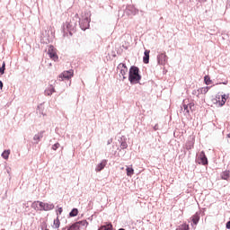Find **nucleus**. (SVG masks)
I'll use <instances>...</instances> for the list:
<instances>
[{
  "label": "nucleus",
  "instance_id": "11",
  "mask_svg": "<svg viewBox=\"0 0 230 230\" xmlns=\"http://www.w3.org/2000/svg\"><path fill=\"white\" fill-rule=\"evenodd\" d=\"M143 62L144 64H148V62H150V50H145Z\"/></svg>",
  "mask_w": 230,
  "mask_h": 230
},
{
  "label": "nucleus",
  "instance_id": "21",
  "mask_svg": "<svg viewBox=\"0 0 230 230\" xmlns=\"http://www.w3.org/2000/svg\"><path fill=\"white\" fill-rule=\"evenodd\" d=\"M54 227L55 229H58V227H60V219H58V217L54 219Z\"/></svg>",
  "mask_w": 230,
  "mask_h": 230
},
{
  "label": "nucleus",
  "instance_id": "31",
  "mask_svg": "<svg viewBox=\"0 0 230 230\" xmlns=\"http://www.w3.org/2000/svg\"><path fill=\"white\" fill-rule=\"evenodd\" d=\"M0 89H3V82L0 81Z\"/></svg>",
  "mask_w": 230,
  "mask_h": 230
},
{
  "label": "nucleus",
  "instance_id": "7",
  "mask_svg": "<svg viewBox=\"0 0 230 230\" xmlns=\"http://www.w3.org/2000/svg\"><path fill=\"white\" fill-rule=\"evenodd\" d=\"M157 58H158V63L161 66H164L168 60V57L166 56L165 53L159 54Z\"/></svg>",
  "mask_w": 230,
  "mask_h": 230
},
{
  "label": "nucleus",
  "instance_id": "17",
  "mask_svg": "<svg viewBox=\"0 0 230 230\" xmlns=\"http://www.w3.org/2000/svg\"><path fill=\"white\" fill-rule=\"evenodd\" d=\"M198 91L200 93V94H207V93L209 91V86L201 87Z\"/></svg>",
  "mask_w": 230,
  "mask_h": 230
},
{
  "label": "nucleus",
  "instance_id": "22",
  "mask_svg": "<svg viewBox=\"0 0 230 230\" xmlns=\"http://www.w3.org/2000/svg\"><path fill=\"white\" fill-rule=\"evenodd\" d=\"M33 139H34V141H40V139H42V133H39V134L35 135Z\"/></svg>",
  "mask_w": 230,
  "mask_h": 230
},
{
  "label": "nucleus",
  "instance_id": "1",
  "mask_svg": "<svg viewBox=\"0 0 230 230\" xmlns=\"http://www.w3.org/2000/svg\"><path fill=\"white\" fill-rule=\"evenodd\" d=\"M32 209H35V211H51L55 208V205L52 203H44L41 201H34L31 204Z\"/></svg>",
  "mask_w": 230,
  "mask_h": 230
},
{
  "label": "nucleus",
  "instance_id": "2",
  "mask_svg": "<svg viewBox=\"0 0 230 230\" xmlns=\"http://www.w3.org/2000/svg\"><path fill=\"white\" fill-rule=\"evenodd\" d=\"M128 80L131 82V84H137L139 80H141V75H139V68L137 66H132L129 69Z\"/></svg>",
  "mask_w": 230,
  "mask_h": 230
},
{
  "label": "nucleus",
  "instance_id": "9",
  "mask_svg": "<svg viewBox=\"0 0 230 230\" xmlns=\"http://www.w3.org/2000/svg\"><path fill=\"white\" fill-rule=\"evenodd\" d=\"M66 27L68 30V31H73V30L76 28V22H66Z\"/></svg>",
  "mask_w": 230,
  "mask_h": 230
},
{
  "label": "nucleus",
  "instance_id": "29",
  "mask_svg": "<svg viewBox=\"0 0 230 230\" xmlns=\"http://www.w3.org/2000/svg\"><path fill=\"white\" fill-rule=\"evenodd\" d=\"M187 105L189 106V108L190 109V111H191L192 107H195V104H193V103H189V104H187Z\"/></svg>",
  "mask_w": 230,
  "mask_h": 230
},
{
  "label": "nucleus",
  "instance_id": "15",
  "mask_svg": "<svg viewBox=\"0 0 230 230\" xmlns=\"http://www.w3.org/2000/svg\"><path fill=\"white\" fill-rule=\"evenodd\" d=\"M54 92H55V88L53 86H49V88H48L45 91V94H47L48 96H51V94H53Z\"/></svg>",
  "mask_w": 230,
  "mask_h": 230
},
{
  "label": "nucleus",
  "instance_id": "28",
  "mask_svg": "<svg viewBox=\"0 0 230 230\" xmlns=\"http://www.w3.org/2000/svg\"><path fill=\"white\" fill-rule=\"evenodd\" d=\"M127 146H128V145L126 144V142H122V143H121V148H122V149L127 148Z\"/></svg>",
  "mask_w": 230,
  "mask_h": 230
},
{
  "label": "nucleus",
  "instance_id": "25",
  "mask_svg": "<svg viewBox=\"0 0 230 230\" xmlns=\"http://www.w3.org/2000/svg\"><path fill=\"white\" fill-rule=\"evenodd\" d=\"M84 23H85V26L82 25V23H81V28L84 31L87 30V28H89V22L87 20H84Z\"/></svg>",
  "mask_w": 230,
  "mask_h": 230
},
{
  "label": "nucleus",
  "instance_id": "3",
  "mask_svg": "<svg viewBox=\"0 0 230 230\" xmlns=\"http://www.w3.org/2000/svg\"><path fill=\"white\" fill-rule=\"evenodd\" d=\"M227 98H229V95L227 94H223L221 97L220 94H217L215 98L212 99V102L214 104L218 105V107H224L227 102Z\"/></svg>",
  "mask_w": 230,
  "mask_h": 230
},
{
  "label": "nucleus",
  "instance_id": "12",
  "mask_svg": "<svg viewBox=\"0 0 230 230\" xmlns=\"http://www.w3.org/2000/svg\"><path fill=\"white\" fill-rule=\"evenodd\" d=\"M113 230V227H112V224H111V223H108V224H106V225H104V226H102L100 228H99V230Z\"/></svg>",
  "mask_w": 230,
  "mask_h": 230
},
{
  "label": "nucleus",
  "instance_id": "18",
  "mask_svg": "<svg viewBox=\"0 0 230 230\" xmlns=\"http://www.w3.org/2000/svg\"><path fill=\"white\" fill-rule=\"evenodd\" d=\"M126 172L128 177H132V175H134V168L132 167H127Z\"/></svg>",
  "mask_w": 230,
  "mask_h": 230
},
{
  "label": "nucleus",
  "instance_id": "33",
  "mask_svg": "<svg viewBox=\"0 0 230 230\" xmlns=\"http://www.w3.org/2000/svg\"><path fill=\"white\" fill-rule=\"evenodd\" d=\"M52 66V64L50 63V64H49V66Z\"/></svg>",
  "mask_w": 230,
  "mask_h": 230
},
{
  "label": "nucleus",
  "instance_id": "23",
  "mask_svg": "<svg viewBox=\"0 0 230 230\" xmlns=\"http://www.w3.org/2000/svg\"><path fill=\"white\" fill-rule=\"evenodd\" d=\"M5 69H6V63L3 62L2 67H0V75H3Z\"/></svg>",
  "mask_w": 230,
  "mask_h": 230
},
{
  "label": "nucleus",
  "instance_id": "4",
  "mask_svg": "<svg viewBox=\"0 0 230 230\" xmlns=\"http://www.w3.org/2000/svg\"><path fill=\"white\" fill-rule=\"evenodd\" d=\"M58 50L53 45H49L48 49V55L54 62H58Z\"/></svg>",
  "mask_w": 230,
  "mask_h": 230
},
{
  "label": "nucleus",
  "instance_id": "19",
  "mask_svg": "<svg viewBox=\"0 0 230 230\" xmlns=\"http://www.w3.org/2000/svg\"><path fill=\"white\" fill-rule=\"evenodd\" d=\"M77 224H79V228L87 227V226H89V223L86 220L78 221Z\"/></svg>",
  "mask_w": 230,
  "mask_h": 230
},
{
  "label": "nucleus",
  "instance_id": "30",
  "mask_svg": "<svg viewBox=\"0 0 230 230\" xmlns=\"http://www.w3.org/2000/svg\"><path fill=\"white\" fill-rule=\"evenodd\" d=\"M62 211H63L62 208H59L58 209V213H59V215H62Z\"/></svg>",
  "mask_w": 230,
  "mask_h": 230
},
{
  "label": "nucleus",
  "instance_id": "10",
  "mask_svg": "<svg viewBox=\"0 0 230 230\" xmlns=\"http://www.w3.org/2000/svg\"><path fill=\"white\" fill-rule=\"evenodd\" d=\"M107 166V160H102L96 167L95 172H102Z\"/></svg>",
  "mask_w": 230,
  "mask_h": 230
},
{
  "label": "nucleus",
  "instance_id": "8",
  "mask_svg": "<svg viewBox=\"0 0 230 230\" xmlns=\"http://www.w3.org/2000/svg\"><path fill=\"white\" fill-rule=\"evenodd\" d=\"M118 69H120V75H122L123 78H125V75H127L128 68H127V66L123 63L119 64Z\"/></svg>",
  "mask_w": 230,
  "mask_h": 230
},
{
  "label": "nucleus",
  "instance_id": "14",
  "mask_svg": "<svg viewBox=\"0 0 230 230\" xmlns=\"http://www.w3.org/2000/svg\"><path fill=\"white\" fill-rule=\"evenodd\" d=\"M229 177H230L229 171H225L221 173V179H223L224 181H227Z\"/></svg>",
  "mask_w": 230,
  "mask_h": 230
},
{
  "label": "nucleus",
  "instance_id": "13",
  "mask_svg": "<svg viewBox=\"0 0 230 230\" xmlns=\"http://www.w3.org/2000/svg\"><path fill=\"white\" fill-rule=\"evenodd\" d=\"M199 220H200V216H199V213H196L195 215L192 216V222L195 226L199 224Z\"/></svg>",
  "mask_w": 230,
  "mask_h": 230
},
{
  "label": "nucleus",
  "instance_id": "24",
  "mask_svg": "<svg viewBox=\"0 0 230 230\" xmlns=\"http://www.w3.org/2000/svg\"><path fill=\"white\" fill-rule=\"evenodd\" d=\"M70 217H76L78 215V209L77 208H74L71 212H70Z\"/></svg>",
  "mask_w": 230,
  "mask_h": 230
},
{
  "label": "nucleus",
  "instance_id": "6",
  "mask_svg": "<svg viewBox=\"0 0 230 230\" xmlns=\"http://www.w3.org/2000/svg\"><path fill=\"white\" fill-rule=\"evenodd\" d=\"M74 74L75 72L73 70L64 71L59 75V78H61V80H70V78H73Z\"/></svg>",
  "mask_w": 230,
  "mask_h": 230
},
{
  "label": "nucleus",
  "instance_id": "32",
  "mask_svg": "<svg viewBox=\"0 0 230 230\" xmlns=\"http://www.w3.org/2000/svg\"><path fill=\"white\" fill-rule=\"evenodd\" d=\"M199 3H205L206 0H199Z\"/></svg>",
  "mask_w": 230,
  "mask_h": 230
},
{
  "label": "nucleus",
  "instance_id": "5",
  "mask_svg": "<svg viewBox=\"0 0 230 230\" xmlns=\"http://www.w3.org/2000/svg\"><path fill=\"white\" fill-rule=\"evenodd\" d=\"M198 163L199 164H202L203 166H206L208 164V157L206 156V153L204 151H201L198 156Z\"/></svg>",
  "mask_w": 230,
  "mask_h": 230
},
{
  "label": "nucleus",
  "instance_id": "16",
  "mask_svg": "<svg viewBox=\"0 0 230 230\" xmlns=\"http://www.w3.org/2000/svg\"><path fill=\"white\" fill-rule=\"evenodd\" d=\"M204 82L206 85H211V84H213V81L211 80V77H209V75H205Z\"/></svg>",
  "mask_w": 230,
  "mask_h": 230
},
{
  "label": "nucleus",
  "instance_id": "20",
  "mask_svg": "<svg viewBox=\"0 0 230 230\" xmlns=\"http://www.w3.org/2000/svg\"><path fill=\"white\" fill-rule=\"evenodd\" d=\"M9 156H10V150H4L2 153L3 159H8Z\"/></svg>",
  "mask_w": 230,
  "mask_h": 230
},
{
  "label": "nucleus",
  "instance_id": "26",
  "mask_svg": "<svg viewBox=\"0 0 230 230\" xmlns=\"http://www.w3.org/2000/svg\"><path fill=\"white\" fill-rule=\"evenodd\" d=\"M183 109H184V111H186V112H187L188 114L190 113V109H189L188 104H183Z\"/></svg>",
  "mask_w": 230,
  "mask_h": 230
},
{
  "label": "nucleus",
  "instance_id": "27",
  "mask_svg": "<svg viewBox=\"0 0 230 230\" xmlns=\"http://www.w3.org/2000/svg\"><path fill=\"white\" fill-rule=\"evenodd\" d=\"M58 146H60V144L57 143V144H55V145L52 146V148H53V150H57V148H58Z\"/></svg>",
  "mask_w": 230,
  "mask_h": 230
}]
</instances>
